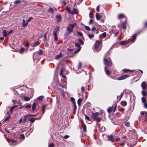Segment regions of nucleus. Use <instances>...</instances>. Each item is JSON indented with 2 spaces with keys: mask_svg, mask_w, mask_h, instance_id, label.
Instances as JSON below:
<instances>
[{
  "mask_svg": "<svg viewBox=\"0 0 147 147\" xmlns=\"http://www.w3.org/2000/svg\"><path fill=\"white\" fill-rule=\"evenodd\" d=\"M112 110H113V107H109L107 109V112L108 113H110L112 111Z\"/></svg>",
  "mask_w": 147,
  "mask_h": 147,
  "instance_id": "nucleus-36",
  "label": "nucleus"
},
{
  "mask_svg": "<svg viewBox=\"0 0 147 147\" xmlns=\"http://www.w3.org/2000/svg\"><path fill=\"white\" fill-rule=\"evenodd\" d=\"M25 105V108H30L31 107V104L29 105V104H26Z\"/></svg>",
  "mask_w": 147,
  "mask_h": 147,
  "instance_id": "nucleus-33",
  "label": "nucleus"
},
{
  "mask_svg": "<svg viewBox=\"0 0 147 147\" xmlns=\"http://www.w3.org/2000/svg\"><path fill=\"white\" fill-rule=\"evenodd\" d=\"M75 45L76 47H77L78 49L74 51V53H77L80 50L81 47L80 44L78 43H76Z\"/></svg>",
  "mask_w": 147,
  "mask_h": 147,
  "instance_id": "nucleus-6",
  "label": "nucleus"
},
{
  "mask_svg": "<svg viewBox=\"0 0 147 147\" xmlns=\"http://www.w3.org/2000/svg\"><path fill=\"white\" fill-rule=\"evenodd\" d=\"M130 76L129 75H123L120 77L117 78L116 79L117 80H120L125 79Z\"/></svg>",
  "mask_w": 147,
  "mask_h": 147,
  "instance_id": "nucleus-4",
  "label": "nucleus"
},
{
  "mask_svg": "<svg viewBox=\"0 0 147 147\" xmlns=\"http://www.w3.org/2000/svg\"><path fill=\"white\" fill-rule=\"evenodd\" d=\"M96 17L97 20H100L101 18V16H100L99 13H96Z\"/></svg>",
  "mask_w": 147,
  "mask_h": 147,
  "instance_id": "nucleus-26",
  "label": "nucleus"
},
{
  "mask_svg": "<svg viewBox=\"0 0 147 147\" xmlns=\"http://www.w3.org/2000/svg\"><path fill=\"white\" fill-rule=\"evenodd\" d=\"M89 17L91 18H93L94 17V15L92 13L90 12L89 14Z\"/></svg>",
  "mask_w": 147,
  "mask_h": 147,
  "instance_id": "nucleus-44",
  "label": "nucleus"
},
{
  "mask_svg": "<svg viewBox=\"0 0 147 147\" xmlns=\"http://www.w3.org/2000/svg\"><path fill=\"white\" fill-rule=\"evenodd\" d=\"M56 18L57 22H60L61 21V19L60 16L59 15L57 16Z\"/></svg>",
  "mask_w": 147,
  "mask_h": 147,
  "instance_id": "nucleus-23",
  "label": "nucleus"
},
{
  "mask_svg": "<svg viewBox=\"0 0 147 147\" xmlns=\"http://www.w3.org/2000/svg\"><path fill=\"white\" fill-rule=\"evenodd\" d=\"M21 2V0H16L14 2V3L15 4H16L20 3Z\"/></svg>",
  "mask_w": 147,
  "mask_h": 147,
  "instance_id": "nucleus-41",
  "label": "nucleus"
},
{
  "mask_svg": "<svg viewBox=\"0 0 147 147\" xmlns=\"http://www.w3.org/2000/svg\"><path fill=\"white\" fill-rule=\"evenodd\" d=\"M44 98V96H41L38 97V99L39 100H42Z\"/></svg>",
  "mask_w": 147,
  "mask_h": 147,
  "instance_id": "nucleus-52",
  "label": "nucleus"
},
{
  "mask_svg": "<svg viewBox=\"0 0 147 147\" xmlns=\"http://www.w3.org/2000/svg\"><path fill=\"white\" fill-rule=\"evenodd\" d=\"M105 70L107 74L108 75L111 74L110 71L107 69L106 66L105 67Z\"/></svg>",
  "mask_w": 147,
  "mask_h": 147,
  "instance_id": "nucleus-17",
  "label": "nucleus"
},
{
  "mask_svg": "<svg viewBox=\"0 0 147 147\" xmlns=\"http://www.w3.org/2000/svg\"><path fill=\"white\" fill-rule=\"evenodd\" d=\"M125 17V16L124 14H121L118 15V18L119 19H120L121 18H123Z\"/></svg>",
  "mask_w": 147,
  "mask_h": 147,
  "instance_id": "nucleus-20",
  "label": "nucleus"
},
{
  "mask_svg": "<svg viewBox=\"0 0 147 147\" xmlns=\"http://www.w3.org/2000/svg\"><path fill=\"white\" fill-rule=\"evenodd\" d=\"M33 17H32L29 18L27 21V22H28H28L31 21L33 19Z\"/></svg>",
  "mask_w": 147,
  "mask_h": 147,
  "instance_id": "nucleus-53",
  "label": "nucleus"
},
{
  "mask_svg": "<svg viewBox=\"0 0 147 147\" xmlns=\"http://www.w3.org/2000/svg\"><path fill=\"white\" fill-rule=\"evenodd\" d=\"M108 140L109 141H110L112 142H115V139L114 138L113 136L112 135H110L107 136Z\"/></svg>",
  "mask_w": 147,
  "mask_h": 147,
  "instance_id": "nucleus-7",
  "label": "nucleus"
},
{
  "mask_svg": "<svg viewBox=\"0 0 147 147\" xmlns=\"http://www.w3.org/2000/svg\"><path fill=\"white\" fill-rule=\"evenodd\" d=\"M2 34H3L4 37H6L7 36V34L5 30H4L3 31Z\"/></svg>",
  "mask_w": 147,
  "mask_h": 147,
  "instance_id": "nucleus-28",
  "label": "nucleus"
},
{
  "mask_svg": "<svg viewBox=\"0 0 147 147\" xmlns=\"http://www.w3.org/2000/svg\"><path fill=\"white\" fill-rule=\"evenodd\" d=\"M16 107V106H14L12 107L10 109V111L11 112H12V111H13V109Z\"/></svg>",
  "mask_w": 147,
  "mask_h": 147,
  "instance_id": "nucleus-56",
  "label": "nucleus"
},
{
  "mask_svg": "<svg viewBox=\"0 0 147 147\" xmlns=\"http://www.w3.org/2000/svg\"><path fill=\"white\" fill-rule=\"evenodd\" d=\"M125 43V42L124 41H121L120 42V44L121 45H123Z\"/></svg>",
  "mask_w": 147,
  "mask_h": 147,
  "instance_id": "nucleus-58",
  "label": "nucleus"
},
{
  "mask_svg": "<svg viewBox=\"0 0 147 147\" xmlns=\"http://www.w3.org/2000/svg\"><path fill=\"white\" fill-rule=\"evenodd\" d=\"M87 35L88 36L89 38L90 39H92V38H93L94 36V35L91 34H87Z\"/></svg>",
  "mask_w": 147,
  "mask_h": 147,
  "instance_id": "nucleus-35",
  "label": "nucleus"
},
{
  "mask_svg": "<svg viewBox=\"0 0 147 147\" xmlns=\"http://www.w3.org/2000/svg\"><path fill=\"white\" fill-rule=\"evenodd\" d=\"M141 100H142V102L143 103L147 102L146 98L144 97H142V98Z\"/></svg>",
  "mask_w": 147,
  "mask_h": 147,
  "instance_id": "nucleus-29",
  "label": "nucleus"
},
{
  "mask_svg": "<svg viewBox=\"0 0 147 147\" xmlns=\"http://www.w3.org/2000/svg\"><path fill=\"white\" fill-rule=\"evenodd\" d=\"M123 92L121 93L120 95V96H117V98L118 99H119V100H120L122 98V96L123 95Z\"/></svg>",
  "mask_w": 147,
  "mask_h": 147,
  "instance_id": "nucleus-24",
  "label": "nucleus"
},
{
  "mask_svg": "<svg viewBox=\"0 0 147 147\" xmlns=\"http://www.w3.org/2000/svg\"><path fill=\"white\" fill-rule=\"evenodd\" d=\"M36 115H31L30 114H27L25 115L23 119V123H24L26 121V120L28 118H29L30 116H36Z\"/></svg>",
  "mask_w": 147,
  "mask_h": 147,
  "instance_id": "nucleus-5",
  "label": "nucleus"
},
{
  "mask_svg": "<svg viewBox=\"0 0 147 147\" xmlns=\"http://www.w3.org/2000/svg\"><path fill=\"white\" fill-rule=\"evenodd\" d=\"M86 29L88 31H90V28L89 26H85Z\"/></svg>",
  "mask_w": 147,
  "mask_h": 147,
  "instance_id": "nucleus-46",
  "label": "nucleus"
},
{
  "mask_svg": "<svg viewBox=\"0 0 147 147\" xmlns=\"http://www.w3.org/2000/svg\"><path fill=\"white\" fill-rule=\"evenodd\" d=\"M38 54L39 55H41L42 54V51L41 50H39V51L37 52H36L34 53H33V58H34L33 56H35L37 54Z\"/></svg>",
  "mask_w": 147,
  "mask_h": 147,
  "instance_id": "nucleus-13",
  "label": "nucleus"
},
{
  "mask_svg": "<svg viewBox=\"0 0 147 147\" xmlns=\"http://www.w3.org/2000/svg\"><path fill=\"white\" fill-rule=\"evenodd\" d=\"M66 10L67 11H68L69 13H71V11H70V8L68 7H66Z\"/></svg>",
  "mask_w": 147,
  "mask_h": 147,
  "instance_id": "nucleus-48",
  "label": "nucleus"
},
{
  "mask_svg": "<svg viewBox=\"0 0 147 147\" xmlns=\"http://www.w3.org/2000/svg\"><path fill=\"white\" fill-rule=\"evenodd\" d=\"M78 13V11L75 8L73 10L71 11V13L72 14H77Z\"/></svg>",
  "mask_w": 147,
  "mask_h": 147,
  "instance_id": "nucleus-15",
  "label": "nucleus"
},
{
  "mask_svg": "<svg viewBox=\"0 0 147 147\" xmlns=\"http://www.w3.org/2000/svg\"><path fill=\"white\" fill-rule=\"evenodd\" d=\"M125 125L127 127H129V126L130 123L129 122H126L125 123Z\"/></svg>",
  "mask_w": 147,
  "mask_h": 147,
  "instance_id": "nucleus-43",
  "label": "nucleus"
},
{
  "mask_svg": "<svg viewBox=\"0 0 147 147\" xmlns=\"http://www.w3.org/2000/svg\"><path fill=\"white\" fill-rule=\"evenodd\" d=\"M71 102L73 103V105H74V103H75L74 98L73 97H71Z\"/></svg>",
  "mask_w": 147,
  "mask_h": 147,
  "instance_id": "nucleus-47",
  "label": "nucleus"
},
{
  "mask_svg": "<svg viewBox=\"0 0 147 147\" xmlns=\"http://www.w3.org/2000/svg\"><path fill=\"white\" fill-rule=\"evenodd\" d=\"M4 130L3 131V133L5 134V135H6L8 134L9 135H10V134H9L10 133V131L8 129H3Z\"/></svg>",
  "mask_w": 147,
  "mask_h": 147,
  "instance_id": "nucleus-14",
  "label": "nucleus"
},
{
  "mask_svg": "<svg viewBox=\"0 0 147 147\" xmlns=\"http://www.w3.org/2000/svg\"><path fill=\"white\" fill-rule=\"evenodd\" d=\"M144 107L146 109H147V102L144 103Z\"/></svg>",
  "mask_w": 147,
  "mask_h": 147,
  "instance_id": "nucleus-61",
  "label": "nucleus"
},
{
  "mask_svg": "<svg viewBox=\"0 0 147 147\" xmlns=\"http://www.w3.org/2000/svg\"><path fill=\"white\" fill-rule=\"evenodd\" d=\"M36 107V104L35 102H34L32 105V110L34 111L35 110V109Z\"/></svg>",
  "mask_w": 147,
  "mask_h": 147,
  "instance_id": "nucleus-30",
  "label": "nucleus"
},
{
  "mask_svg": "<svg viewBox=\"0 0 147 147\" xmlns=\"http://www.w3.org/2000/svg\"><path fill=\"white\" fill-rule=\"evenodd\" d=\"M20 138H22L24 139V135H21L19 137Z\"/></svg>",
  "mask_w": 147,
  "mask_h": 147,
  "instance_id": "nucleus-59",
  "label": "nucleus"
},
{
  "mask_svg": "<svg viewBox=\"0 0 147 147\" xmlns=\"http://www.w3.org/2000/svg\"><path fill=\"white\" fill-rule=\"evenodd\" d=\"M70 33L69 32H67V33H65V34H64V36H68V35H69Z\"/></svg>",
  "mask_w": 147,
  "mask_h": 147,
  "instance_id": "nucleus-64",
  "label": "nucleus"
},
{
  "mask_svg": "<svg viewBox=\"0 0 147 147\" xmlns=\"http://www.w3.org/2000/svg\"><path fill=\"white\" fill-rule=\"evenodd\" d=\"M48 11L51 12L52 14H53L54 10L51 7L48 10Z\"/></svg>",
  "mask_w": 147,
  "mask_h": 147,
  "instance_id": "nucleus-31",
  "label": "nucleus"
},
{
  "mask_svg": "<svg viewBox=\"0 0 147 147\" xmlns=\"http://www.w3.org/2000/svg\"><path fill=\"white\" fill-rule=\"evenodd\" d=\"M142 94L143 96H146L147 95V92L144 90H143L142 92Z\"/></svg>",
  "mask_w": 147,
  "mask_h": 147,
  "instance_id": "nucleus-39",
  "label": "nucleus"
},
{
  "mask_svg": "<svg viewBox=\"0 0 147 147\" xmlns=\"http://www.w3.org/2000/svg\"><path fill=\"white\" fill-rule=\"evenodd\" d=\"M92 118L95 120H97L98 121H101V119L100 117H98V115H99L98 113L96 112V113H92Z\"/></svg>",
  "mask_w": 147,
  "mask_h": 147,
  "instance_id": "nucleus-1",
  "label": "nucleus"
},
{
  "mask_svg": "<svg viewBox=\"0 0 147 147\" xmlns=\"http://www.w3.org/2000/svg\"><path fill=\"white\" fill-rule=\"evenodd\" d=\"M136 34H134L132 36V38L130 39L129 40L131 41L132 43L134 42L136 39Z\"/></svg>",
  "mask_w": 147,
  "mask_h": 147,
  "instance_id": "nucleus-10",
  "label": "nucleus"
},
{
  "mask_svg": "<svg viewBox=\"0 0 147 147\" xmlns=\"http://www.w3.org/2000/svg\"><path fill=\"white\" fill-rule=\"evenodd\" d=\"M102 45V42L100 40L97 41L95 44V49L98 51L100 50L101 47H99Z\"/></svg>",
  "mask_w": 147,
  "mask_h": 147,
  "instance_id": "nucleus-2",
  "label": "nucleus"
},
{
  "mask_svg": "<svg viewBox=\"0 0 147 147\" xmlns=\"http://www.w3.org/2000/svg\"><path fill=\"white\" fill-rule=\"evenodd\" d=\"M76 25L77 24L76 23H74L72 24H70L69 25L73 29L74 27L76 26Z\"/></svg>",
  "mask_w": 147,
  "mask_h": 147,
  "instance_id": "nucleus-22",
  "label": "nucleus"
},
{
  "mask_svg": "<svg viewBox=\"0 0 147 147\" xmlns=\"http://www.w3.org/2000/svg\"><path fill=\"white\" fill-rule=\"evenodd\" d=\"M54 146V145L53 143H52L49 144L48 146L49 147H53Z\"/></svg>",
  "mask_w": 147,
  "mask_h": 147,
  "instance_id": "nucleus-54",
  "label": "nucleus"
},
{
  "mask_svg": "<svg viewBox=\"0 0 147 147\" xmlns=\"http://www.w3.org/2000/svg\"><path fill=\"white\" fill-rule=\"evenodd\" d=\"M59 29V26H57L56 27L55 30L53 31L58 33Z\"/></svg>",
  "mask_w": 147,
  "mask_h": 147,
  "instance_id": "nucleus-40",
  "label": "nucleus"
},
{
  "mask_svg": "<svg viewBox=\"0 0 147 147\" xmlns=\"http://www.w3.org/2000/svg\"><path fill=\"white\" fill-rule=\"evenodd\" d=\"M122 26L123 29H125L126 28V24L125 22H123L122 25Z\"/></svg>",
  "mask_w": 147,
  "mask_h": 147,
  "instance_id": "nucleus-37",
  "label": "nucleus"
},
{
  "mask_svg": "<svg viewBox=\"0 0 147 147\" xmlns=\"http://www.w3.org/2000/svg\"><path fill=\"white\" fill-rule=\"evenodd\" d=\"M73 29L70 26L68 25L67 28L66 30L68 32L71 33L73 32Z\"/></svg>",
  "mask_w": 147,
  "mask_h": 147,
  "instance_id": "nucleus-11",
  "label": "nucleus"
},
{
  "mask_svg": "<svg viewBox=\"0 0 147 147\" xmlns=\"http://www.w3.org/2000/svg\"><path fill=\"white\" fill-rule=\"evenodd\" d=\"M118 110L119 111H121L123 113V111L124 110V109L122 108V107H118L117 108Z\"/></svg>",
  "mask_w": 147,
  "mask_h": 147,
  "instance_id": "nucleus-34",
  "label": "nucleus"
},
{
  "mask_svg": "<svg viewBox=\"0 0 147 147\" xmlns=\"http://www.w3.org/2000/svg\"><path fill=\"white\" fill-rule=\"evenodd\" d=\"M23 24H22V26L24 27L26 26H27L28 24V23L27 22L26 23H25V21L24 20H23Z\"/></svg>",
  "mask_w": 147,
  "mask_h": 147,
  "instance_id": "nucleus-19",
  "label": "nucleus"
},
{
  "mask_svg": "<svg viewBox=\"0 0 147 147\" xmlns=\"http://www.w3.org/2000/svg\"><path fill=\"white\" fill-rule=\"evenodd\" d=\"M40 44V43L38 42H36L32 44V46L33 47L36 46Z\"/></svg>",
  "mask_w": 147,
  "mask_h": 147,
  "instance_id": "nucleus-25",
  "label": "nucleus"
},
{
  "mask_svg": "<svg viewBox=\"0 0 147 147\" xmlns=\"http://www.w3.org/2000/svg\"><path fill=\"white\" fill-rule=\"evenodd\" d=\"M78 42L82 45L84 44V42L81 38H79L78 40Z\"/></svg>",
  "mask_w": 147,
  "mask_h": 147,
  "instance_id": "nucleus-38",
  "label": "nucleus"
},
{
  "mask_svg": "<svg viewBox=\"0 0 147 147\" xmlns=\"http://www.w3.org/2000/svg\"><path fill=\"white\" fill-rule=\"evenodd\" d=\"M69 136L66 135L63 137V138L65 139H67L69 137Z\"/></svg>",
  "mask_w": 147,
  "mask_h": 147,
  "instance_id": "nucleus-63",
  "label": "nucleus"
},
{
  "mask_svg": "<svg viewBox=\"0 0 147 147\" xmlns=\"http://www.w3.org/2000/svg\"><path fill=\"white\" fill-rule=\"evenodd\" d=\"M141 86L143 90H145L147 87V85L146 82H142L141 84Z\"/></svg>",
  "mask_w": 147,
  "mask_h": 147,
  "instance_id": "nucleus-8",
  "label": "nucleus"
},
{
  "mask_svg": "<svg viewBox=\"0 0 147 147\" xmlns=\"http://www.w3.org/2000/svg\"><path fill=\"white\" fill-rule=\"evenodd\" d=\"M121 104L122 106L125 107L126 106L127 103L125 101H122L121 102Z\"/></svg>",
  "mask_w": 147,
  "mask_h": 147,
  "instance_id": "nucleus-18",
  "label": "nucleus"
},
{
  "mask_svg": "<svg viewBox=\"0 0 147 147\" xmlns=\"http://www.w3.org/2000/svg\"><path fill=\"white\" fill-rule=\"evenodd\" d=\"M109 60V61H108L105 57L104 58V63L107 67H110L112 65V61L110 59Z\"/></svg>",
  "mask_w": 147,
  "mask_h": 147,
  "instance_id": "nucleus-3",
  "label": "nucleus"
},
{
  "mask_svg": "<svg viewBox=\"0 0 147 147\" xmlns=\"http://www.w3.org/2000/svg\"><path fill=\"white\" fill-rule=\"evenodd\" d=\"M41 117H42V116L40 115V118H34V117L31 118H30L29 119V120L31 122L33 123L34 122V121H35V120L36 119H39Z\"/></svg>",
  "mask_w": 147,
  "mask_h": 147,
  "instance_id": "nucleus-9",
  "label": "nucleus"
},
{
  "mask_svg": "<svg viewBox=\"0 0 147 147\" xmlns=\"http://www.w3.org/2000/svg\"><path fill=\"white\" fill-rule=\"evenodd\" d=\"M63 68H61V71L60 73V75H62L63 74Z\"/></svg>",
  "mask_w": 147,
  "mask_h": 147,
  "instance_id": "nucleus-50",
  "label": "nucleus"
},
{
  "mask_svg": "<svg viewBox=\"0 0 147 147\" xmlns=\"http://www.w3.org/2000/svg\"><path fill=\"white\" fill-rule=\"evenodd\" d=\"M82 66V63L81 62H80L79 63V64L78 65V68L79 69Z\"/></svg>",
  "mask_w": 147,
  "mask_h": 147,
  "instance_id": "nucleus-55",
  "label": "nucleus"
},
{
  "mask_svg": "<svg viewBox=\"0 0 147 147\" xmlns=\"http://www.w3.org/2000/svg\"><path fill=\"white\" fill-rule=\"evenodd\" d=\"M62 53H61L58 55H57L55 57V59H58L60 58L62 56Z\"/></svg>",
  "mask_w": 147,
  "mask_h": 147,
  "instance_id": "nucleus-16",
  "label": "nucleus"
},
{
  "mask_svg": "<svg viewBox=\"0 0 147 147\" xmlns=\"http://www.w3.org/2000/svg\"><path fill=\"white\" fill-rule=\"evenodd\" d=\"M142 131L145 134H147V129H142Z\"/></svg>",
  "mask_w": 147,
  "mask_h": 147,
  "instance_id": "nucleus-51",
  "label": "nucleus"
},
{
  "mask_svg": "<svg viewBox=\"0 0 147 147\" xmlns=\"http://www.w3.org/2000/svg\"><path fill=\"white\" fill-rule=\"evenodd\" d=\"M24 99L26 101H28L30 100V98L29 97L25 96L23 97Z\"/></svg>",
  "mask_w": 147,
  "mask_h": 147,
  "instance_id": "nucleus-32",
  "label": "nucleus"
},
{
  "mask_svg": "<svg viewBox=\"0 0 147 147\" xmlns=\"http://www.w3.org/2000/svg\"><path fill=\"white\" fill-rule=\"evenodd\" d=\"M124 91L126 93H131V91L130 90H125Z\"/></svg>",
  "mask_w": 147,
  "mask_h": 147,
  "instance_id": "nucleus-49",
  "label": "nucleus"
},
{
  "mask_svg": "<svg viewBox=\"0 0 147 147\" xmlns=\"http://www.w3.org/2000/svg\"><path fill=\"white\" fill-rule=\"evenodd\" d=\"M57 32H55L53 31V34L54 36H57Z\"/></svg>",
  "mask_w": 147,
  "mask_h": 147,
  "instance_id": "nucleus-62",
  "label": "nucleus"
},
{
  "mask_svg": "<svg viewBox=\"0 0 147 147\" xmlns=\"http://www.w3.org/2000/svg\"><path fill=\"white\" fill-rule=\"evenodd\" d=\"M8 137H9V138H7V140L8 141H9L11 143H14L16 142V140L11 138L9 136H8Z\"/></svg>",
  "mask_w": 147,
  "mask_h": 147,
  "instance_id": "nucleus-12",
  "label": "nucleus"
},
{
  "mask_svg": "<svg viewBox=\"0 0 147 147\" xmlns=\"http://www.w3.org/2000/svg\"><path fill=\"white\" fill-rule=\"evenodd\" d=\"M96 128L98 129H103V128L105 129V127L103 126H102V127H101V125L99 123H98L97 124L96 126Z\"/></svg>",
  "mask_w": 147,
  "mask_h": 147,
  "instance_id": "nucleus-21",
  "label": "nucleus"
},
{
  "mask_svg": "<svg viewBox=\"0 0 147 147\" xmlns=\"http://www.w3.org/2000/svg\"><path fill=\"white\" fill-rule=\"evenodd\" d=\"M102 35L104 38L106 36V33L105 32H103L102 34Z\"/></svg>",
  "mask_w": 147,
  "mask_h": 147,
  "instance_id": "nucleus-57",
  "label": "nucleus"
},
{
  "mask_svg": "<svg viewBox=\"0 0 147 147\" xmlns=\"http://www.w3.org/2000/svg\"><path fill=\"white\" fill-rule=\"evenodd\" d=\"M73 108L74 109V112L76 110V103H74V105H73Z\"/></svg>",
  "mask_w": 147,
  "mask_h": 147,
  "instance_id": "nucleus-45",
  "label": "nucleus"
},
{
  "mask_svg": "<svg viewBox=\"0 0 147 147\" xmlns=\"http://www.w3.org/2000/svg\"><path fill=\"white\" fill-rule=\"evenodd\" d=\"M59 85L63 88H65V85L64 84H59Z\"/></svg>",
  "mask_w": 147,
  "mask_h": 147,
  "instance_id": "nucleus-60",
  "label": "nucleus"
},
{
  "mask_svg": "<svg viewBox=\"0 0 147 147\" xmlns=\"http://www.w3.org/2000/svg\"><path fill=\"white\" fill-rule=\"evenodd\" d=\"M82 101V99L81 98H79L78 100V104L79 106L81 105Z\"/></svg>",
  "mask_w": 147,
  "mask_h": 147,
  "instance_id": "nucleus-27",
  "label": "nucleus"
},
{
  "mask_svg": "<svg viewBox=\"0 0 147 147\" xmlns=\"http://www.w3.org/2000/svg\"><path fill=\"white\" fill-rule=\"evenodd\" d=\"M25 50V49L24 48H22L19 51V53H22Z\"/></svg>",
  "mask_w": 147,
  "mask_h": 147,
  "instance_id": "nucleus-42",
  "label": "nucleus"
}]
</instances>
